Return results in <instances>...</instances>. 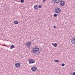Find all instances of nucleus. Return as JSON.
<instances>
[{"instance_id": "nucleus-1", "label": "nucleus", "mask_w": 75, "mask_h": 75, "mask_svg": "<svg viewBox=\"0 0 75 75\" xmlns=\"http://www.w3.org/2000/svg\"><path fill=\"white\" fill-rule=\"evenodd\" d=\"M39 50H40L39 48L37 47H34L32 49V54H36L38 53V54H40V52H38Z\"/></svg>"}, {"instance_id": "nucleus-2", "label": "nucleus", "mask_w": 75, "mask_h": 75, "mask_svg": "<svg viewBox=\"0 0 75 75\" xmlns=\"http://www.w3.org/2000/svg\"><path fill=\"white\" fill-rule=\"evenodd\" d=\"M29 64H34L35 63V61L33 59H30L28 60Z\"/></svg>"}, {"instance_id": "nucleus-3", "label": "nucleus", "mask_w": 75, "mask_h": 75, "mask_svg": "<svg viewBox=\"0 0 75 75\" xmlns=\"http://www.w3.org/2000/svg\"><path fill=\"white\" fill-rule=\"evenodd\" d=\"M54 12L56 13H59L61 12V9L58 8L56 9Z\"/></svg>"}, {"instance_id": "nucleus-4", "label": "nucleus", "mask_w": 75, "mask_h": 75, "mask_svg": "<svg viewBox=\"0 0 75 75\" xmlns=\"http://www.w3.org/2000/svg\"><path fill=\"white\" fill-rule=\"evenodd\" d=\"M31 42H29L26 43L25 44V46L26 47H31Z\"/></svg>"}, {"instance_id": "nucleus-5", "label": "nucleus", "mask_w": 75, "mask_h": 75, "mask_svg": "<svg viewBox=\"0 0 75 75\" xmlns=\"http://www.w3.org/2000/svg\"><path fill=\"white\" fill-rule=\"evenodd\" d=\"M71 42L72 44H75V38H73L71 39Z\"/></svg>"}, {"instance_id": "nucleus-6", "label": "nucleus", "mask_w": 75, "mask_h": 75, "mask_svg": "<svg viewBox=\"0 0 75 75\" xmlns=\"http://www.w3.org/2000/svg\"><path fill=\"white\" fill-rule=\"evenodd\" d=\"M65 1H62L60 2V6H64V5H65Z\"/></svg>"}, {"instance_id": "nucleus-7", "label": "nucleus", "mask_w": 75, "mask_h": 75, "mask_svg": "<svg viewBox=\"0 0 75 75\" xmlns=\"http://www.w3.org/2000/svg\"><path fill=\"white\" fill-rule=\"evenodd\" d=\"M37 67H33L31 68V69L32 71H35L37 70Z\"/></svg>"}, {"instance_id": "nucleus-8", "label": "nucleus", "mask_w": 75, "mask_h": 75, "mask_svg": "<svg viewBox=\"0 0 75 75\" xmlns=\"http://www.w3.org/2000/svg\"><path fill=\"white\" fill-rule=\"evenodd\" d=\"M15 66L16 67L18 68V67H20V63H17L15 64Z\"/></svg>"}, {"instance_id": "nucleus-9", "label": "nucleus", "mask_w": 75, "mask_h": 75, "mask_svg": "<svg viewBox=\"0 0 75 75\" xmlns=\"http://www.w3.org/2000/svg\"><path fill=\"white\" fill-rule=\"evenodd\" d=\"M52 1L54 3H58L59 1V0H52Z\"/></svg>"}, {"instance_id": "nucleus-10", "label": "nucleus", "mask_w": 75, "mask_h": 75, "mask_svg": "<svg viewBox=\"0 0 75 75\" xmlns=\"http://www.w3.org/2000/svg\"><path fill=\"white\" fill-rule=\"evenodd\" d=\"M34 8L35 10H37L38 9V5H35L34 6Z\"/></svg>"}, {"instance_id": "nucleus-11", "label": "nucleus", "mask_w": 75, "mask_h": 75, "mask_svg": "<svg viewBox=\"0 0 75 75\" xmlns=\"http://www.w3.org/2000/svg\"><path fill=\"white\" fill-rule=\"evenodd\" d=\"M14 23H15V24H18V22L16 21H14Z\"/></svg>"}, {"instance_id": "nucleus-12", "label": "nucleus", "mask_w": 75, "mask_h": 75, "mask_svg": "<svg viewBox=\"0 0 75 75\" xmlns=\"http://www.w3.org/2000/svg\"><path fill=\"white\" fill-rule=\"evenodd\" d=\"M54 47H57L58 46V45H57V43H54L53 45Z\"/></svg>"}, {"instance_id": "nucleus-13", "label": "nucleus", "mask_w": 75, "mask_h": 75, "mask_svg": "<svg viewBox=\"0 0 75 75\" xmlns=\"http://www.w3.org/2000/svg\"><path fill=\"white\" fill-rule=\"evenodd\" d=\"M14 45H11V49H13L14 48Z\"/></svg>"}, {"instance_id": "nucleus-14", "label": "nucleus", "mask_w": 75, "mask_h": 75, "mask_svg": "<svg viewBox=\"0 0 75 75\" xmlns=\"http://www.w3.org/2000/svg\"><path fill=\"white\" fill-rule=\"evenodd\" d=\"M57 14H54L53 16V17H57Z\"/></svg>"}, {"instance_id": "nucleus-15", "label": "nucleus", "mask_w": 75, "mask_h": 75, "mask_svg": "<svg viewBox=\"0 0 75 75\" xmlns=\"http://www.w3.org/2000/svg\"><path fill=\"white\" fill-rule=\"evenodd\" d=\"M54 61H55V62H59V61L57 60H54Z\"/></svg>"}, {"instance_id": "nucleus-16", "label": "nucleus", "mask_w": 75, "mask_h": 75, "mask_svg": "<svg viewBox=\"0 0 75 75\" xmlns=\"http://www.w3.org/2000/svg\"><path fill=\"white\" fill-rule=\"evenodd\" d=\"M21 3H24V1L23 0H21Z\"/></svg>"}, {"instance_id": "nucleus-17", "label": "nucleus", "mask_w": 75, "mask_h": 75, "mask_svg": "<svg viewBox=\"0 0 75 75\" xmlns=\"http://www.w3.org/2000/svg\"><path fill=\"white\" fill-rule=\"evenodd\" d=\"M62 67H64V66H65V64L64 63H63L62 64Z\"/></svg>"}, {"instance_id": "nucleus-18", "label": "nucleus", "mask_w": 75, "mask_h": 75, "mask_svg": "<svg viewBox=\"0 0 75 75\" xmlns=\"http://www.w3.org/2000/svg\"><path fill=\"white\" fill-rule=\"evenodd\" d=\"M41 5H39V6H38V7L40 8H41Z\"/></svg>"}, {"instance_id": "nucleus-19", "label": "nucleus", "mask_w": 75, "mask_h": 75, "mask_svg": "<svg viewBox=\"0 0 75 75\" xmlns=\"http://www.w3.org/2000/svg\"><path fill=\"white\" fill-rule=\"evenodd\" d=\"M43 0V2L44 3V2H45L46 1H47V0Z\"/></svg>"}, {"instance_id": "nucleus-20", "label": "nucleus", "mask_w": 75, "mask_h": 75, "mask_svg": "<svg viewBox=\"0 0 75 75\" xmlns=\"http://www.w3.org/2000/svg\"><path fill=\"white\" fill-rule=\"evenodd\" d=\"M75 75V72H74L73 73V75Z\"/></svg>"}, {"instance_id": "nucleus-21", "label": "nucleus", "mask_w": 75, "mask_h": 75, "mask_svg": "<svg viewBox=\"0 0 75 75\" xmlns=\"http://www.w3.org/2000/svg\"><path fill=\"white\" fill-rule=\"evenodd\" d=\"M53 27L54 28H56V26H55V25H54Z\"/></svg>"}, {"instance_id": "nucleus-22", "label": "nucleus", "mask_w": 75, "mask_h": 75, "mask_svg": "<svg viewBox=\"0 0 75 75\" xmlns=\"http://www.w3.org/2000/svg\"><path fill=\"white\" fill-rule=\"evenodd\" d=\"M14 1H17V0H14Z\"/></svg>"}]
</instances>
